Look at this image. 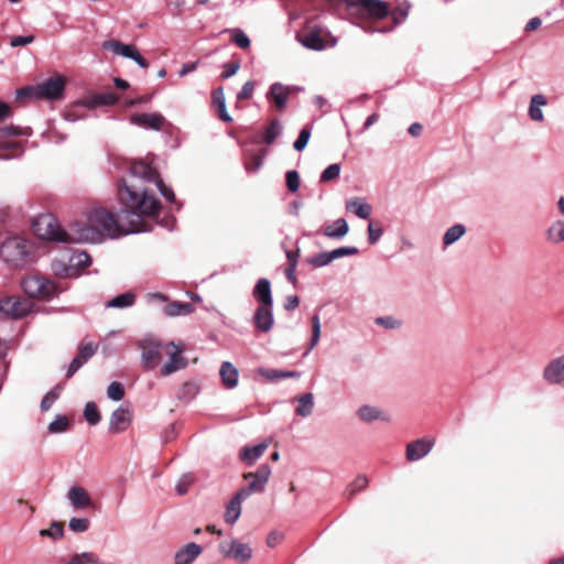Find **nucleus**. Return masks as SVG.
<instances>
[{
  "label": "nucleus",
  "instance_id": "f257e3e1",
  "mask_svg": "<svg viewBox=\"0 0 564 564\" xmlns=\"http://www.w3.org/2000/svg\"><path fill=\"white\" fill-rule=\"evenodd\" d=\"M118 197L122 205L120 217L105 207L93 208L87 215V224L76 223L77 229L72 240L78 243L100 242L105 238H118L138 231L140 217L155 216L161 209V202L133 181L128 183L122 180L119 183Z\"/></svg>",
  "mask_w": 564,
  "mask_h": 564
},
{
  "label": "nucleus",
  "instance_id": "f03ea898",
  "mask_svg": "<svg viewBox=\"0 0 564 564\" xmlns=\"http://www.w3.org/2000/svg\"><path fill=\"white\" fill-rule=\"evenodd\" d=\"M33 231L42 239L53 240L64 243H78L72 240L76 231V223L72 224L68 230L61 227L53 215L46 214L39 216L32 225Z\"/></svg>",
  "mask_w": 564,
  "mask_h": 564
},
{
  "label": "nucleus",
  "instance_id": "7ed1b4c3",
  "mask_svg": "<svg viewBox=\"0 0 564 564\" xmlns=\"http://www.w3.org/2000/svg\"><path fill=\"white\" fill-rule=\"evenodd\" d=\"M65 85V77L62 75H55L35 86H26L18 89L17 98L57 100L63 97Z\"/></svg>",
  "mask_w": 564,
  "mask_h": 564
},
{
  "label": "nucleus",
  "instance_id": "20e7f679",
  "mask_svg": "<svg viewBox=\"0 0 564 564\" xmlns=\"http://www.w3.org/2000/svg\"><path fill=\"white\" fill-rule=\"evenodd\" d=\"M32 246L23 238L11 237L0 246V257L14 267H22L32 261Z\"/></svg>",
  "mask_w": 564,
  "mask_h": 564
},
{
  "label": "nucleus",
  "instance_id": "39448f33",
  "mask_svg": "<svg viewBox=\"0 0 564 564\" xmlns=\"http://www.w3.org/2000/svg\"><path fill=\"white\" fill-rule=\"evenodd\" d=\"M351 15L370 19H383L390 12V6L382 0H345Z\"/></svg>",
  "mask_w": 564,
  "mask_h": 564
},
{
  "label": "nucleus",
  "instance_id": "423d86ee",
  "mask_svg": "<svg viewBox=\"0 0 564 564\" xmlns=\"http://www.w3.org/2000/svg\"><path fill=\"white\" fill-rule=\"evenodd\" d=\"M297 41L306 48L323 51L334 47L337 40L323 26L314 25L296 35Z\"/></svg>",
  "mask_w": 564,
  "mask_h": 564
},
{
  "label": "nucleus",
  "instance_id": "0eeeda50",
  "mask_svg": "<svg viewBox=\"0 0 564 564\" xmlns=\"http://www.w3.org/2000/svg\"><path fill=\"white\" fill-rule=\"evenodd\" d=\"M542 379L552 387L564 386V352L546 362L542 370Z\"/></svg>",
  "mask_w": 564,
  "mask_h": 564
},
{
  "label": "nucleus",
  "instance_id": "6e6552de",
  "mask_svg": "<svg viewBox=\"0 0 564 564\" xmlns=\"http://www.w3.org/2000/svg\"><path fill=\"white\" fill-rule=\"evenodd\" d=\"M183 350V345L173 341L165 344L164 354L169 356V361L161 368L162 376H170L187 366V360L182 356Z\"/></svg>",
  "mask_w": 564,
  "mask_h": 564
},
{
  "label": "nucleus",
  "instance_id": "1a4fd4ad",
  "mask_svg": "<svg viewBox=\"0 0 564 564\" xmlns=\"http://www.w3.org/2000/svg\"><path fill=\"white\" fill-rule=\"evenodd\" d=\"M22 288L26 295L34 299L47 297L54 292L53 282L37 275L25 278Z\"/></svg>",
  "mask_w": 564,
  "mask_h": 564
},
{
  "label": "nucleus",
  "instance_id": "9d476101",
  "mask_svg": "<svg viewBox=\"0 0 564 564\" xmlns=\"http://www.w3.org/2000/svg\"><path fill=\"white\" fill-rule=\"evenodd\" d=\"M166 343L147 340L142 344V361L147 369H154L161 362Z\"/></svg>",
  "mask_w": 564,
  "mask_h": 564
},
{
  "label": "nucleus",
  "instance_id": "9b49d317",
  "mask_svg": "<svg viewBox=\"0 0 564 564\" xmlns=\"http://www.w3.org/2000/svg\"><path fill=\"white\" fill-rule=\"evenodd\" d=\"M29 128H21L18 126L9 124L0 128V151L13 152L20 148V142L11 141L9 138L15 135H29Z\"/></svg>",
  "mask_w": 564,
  "mask_h": 564
},
{
  "label": "nucleus",
  "instance_id": "f8f14e48",
  "mask_svg": "<svg viewBox=\"0 0 564 564\" xmlns=\"http://www.w3.org/2000/svg\"><path fill=\"white\" fill-rule=\"evenodd\" d=\"M29 310V303L19 297L10 296L0 301V313L7 317H23Z\"/></svg>",
  "mask_w": 564,
  "mask_h": 564
},
{
  "label": "nucleus",
  "instance_id": "ddd939ff",
  "mask_svg": "<svg viewBox=\"0 0 564 564\" xmlns=\"http://www.w3.org/2000/svg\"><path fill=\"white\" fill-rule=\"evenodd\" d=\"M271 473L268 464H262L256 470L249 471V495L263 492Z\"/></svg>",
  "mask_w": 564,
  "mask_h": 564
},
{
  "label": "nucleus",
  "instance_id": "4468645a",
  "mask_svg": "<svg viewBox=\"0 0 564 564\" xmlns=\"http://www.w3.org/2000/svg\"><path fill=\"white\" fill-rule=\"evenodd\" d=\"M356 415L359 421L370 424L376 421L381 422H390V415L381 408L371 405V404H362L357 411Z\"/></svg>",
  "mask_w": 564,
  "mask_h": 564
},
{
  "label": "nucleus",
  "instance_id": "2eb2a0df",
  "mask_svg": "<svg viewBox=\"0 0 564 564\" xmlns=\"http://www.w3.org/2000/svg\"><path fill=\"white\" fill-rule=\"evenodd\" d=\"M434 441L429 438H419L406 445L405 457L410 462H416L425 457L433 448Z\"/></svg>",
  "mask_w": 564,
  "mask_h": 564
},
{
  "label": "nucleus",
  "instance_id": "dca6fc26",
  "mask_svg": "<svg viewBox=\"0 0 564 564\" xmlns=\"http://www.w3.org/2000/svg\"><path fill=\"white\" fill-rule=\"evenodd\" d=\"M256 328L261 333H269L274 325L273 306L258 305L253 315Z\"/></svg>",
  "mask_w": 564,
  "mask_h": 564
},
{
  "label": "nucleus",
  "instance_id": "f3484780",
  "mask_svg": "<svg viewBox=\"0 0 564 564\" xmlns=\"http://www.w3.org/2000/svg\"><path fill=\"white\" fill-rule=\"evenodd\" d=\"M97 345H94L91 343L88 344H82L78 348L77 356L72 360L66 377L72 378L78 369L87 362L96 352Z\"/></svg>",
  "mask_w": 564,
  "mask_h": 564
},
{
  "label": "nucleus",
  "instance_id": "a211bd4d",
  "mask_svg": "<svg viewBox=\"0 0 564 564\" xmlns=\"http://www.w3.org/2000/svg\"><path fill=\"white\" fill-rule=\"evenodd\" d=\"M130 174L133 178L147 183H154L160 177L159 172L143 161L133 162L130 166Z\"/></svg>",
  "mask_w": 564,
  "mask_h": 564
},
{
  "label": "nucleus",
  "instance_id": "6ab92c4d",
  "mask_svg": "<svg viewBox=\"0 0 564 564\" xmlns=\"http://www.w3.org/2000/svg\"><path fill=\"white\" fill-rule=\"evenodd\" d=\"M131 419L132 413L129 409L119 408L115 410L110 417L109 431L115 434L126 431L131 423Z\"/></svg>",
  "mask_w": 564,
  "mask_h": 564
},
{
  "label": "nucleus",
  "instance_id": "aec40b11",
  "mask_svg": "<svg viewBox=\"0 0 564 564\" xmlns=\"http://www.w3.org/2000/svg\"><path fill=\"white\" fill-rule=\"evenodd\" d=\"M118 100V96L112 93H102V94H95L91 96H87L78 101L76 106H83L88 109H94L99 106H110L116 104Z\"/></svg>",
  "mask_w": 564,
  "mask_h": 564
},
{
  "label": "nucleus",
  "instance_id": "412c9836",
  "mask_svg": "<svg viewBox=\"0 0 564 564\" xmlns=\"http://www.w3.org/2000/svg\"><path fill=\"white\" fill-rule=\"evenodd\" d=\"M252 295L258 305L273 306L271 282L268 279L261 278L257 281Z\"/></svg>",
  "mask_w": 564,
  "mask_h": 564
},
{
  "label": "nucleus",
  "instance_id": "4be33fe9",
  "mask_svg": "<svg viewBox=\"0 0 564 564\" xmlns=\"http://www.w3.org/2000/svg\"><path fill=\"white\" fill-rule=\"evenodd\" d=\"M164 121V117L160 113H134L131 116L132 123L153 130H160Z\"/></svg>",
  "mask_w": 564,
  "mask_h": 564
},
{
  "label": "nucleus",
  "instance_id": "5701e85b",
  "mask_svg": "<svg viewBox=\"0 0 564 564\" xmlns=\"http://www.w3.org/2000/svg\"><path fill=\"white\" fill-rule=\"evenodd\" d=\"M247 494L246 488H241L229 501V503L226 507L225 511V521L229 524H232L237 521V519L240 517L241 513V503L245 499V496Z\"/></svg>",
  "mask_w": 564,
  "mask_h": 564
},
{
  "label": "nucleus",
  "instance_id": "b1692460",
  "mask_svg": "<svg viewBox=\"0 0 564 564\" xmlns=\"http://www.w3.org/2000/svg\"><path fill=\"white\" fill-rule=\"evenodd\" d=\"M547 105V98L543 94H534L530 98L528 116L533 122H543V108Z\"/></svg>",
  "mask_w": 564,
  "mask_h": 564
},
{
  "label": "nucleus",
  "instance_id": "393cba45",
  "mask_svg": "<svg viewBox=\"0 0 564 564\" xmlns=\"http://www.w3.org/2000/svg\"><path fill=\"white\" fill-rule=\"evenodd\" d=\"M347 212L355 214L361 219H368L372 213V206L359 197H351L345 202Z\"/></svg>",
  "mask_w": 564,
  "mask_h": 564
},
{
  "label": "nucleus",
  "instance_id": "a878e982",
  "mask_svg": "<svg viewBox=\"0 0 564 564\" xmlns=\"http://www.w3.org/2000/svg\"><path fill=\"white\" fill-rule=\"evenodd\" d=\"M68 499L76 509H85L90 507L93 503L88 492L78 486H74L69 489Z\"/></svg>",
  "mask_w": 564,
  "mask_h": 564
},
{
  "label": "nucleus",
  "instance_id": "bb28decb",
  "mask_svg": "<svg viewBox=\"0 0 564 564\" xmlns=\"http://www.w3.org/2000/svg\"><path fill=\"white\" fill-rule=\"evenodd\" d=\"M293 90L292 87L290 86H283L282 84H273L270 88V96L272 98V100L274 101L275 104V107L279 109V110H283L285 105H286V101H288V97L289 95L291 94V91Z\"/></svg>",
  "mask_w": 564,
  "mask_h": 564
},
{
  "label": "nucleus",
  "instance_id": "cd10ccee",
  "mask_svg": "<svg viewBox=\"0 0 564 564\" xmlns=\"http://www.w3.org/2000/svg\"><path fill=\"white\" fill-rule=\"evenodd\" d=\"M202 547L196 543H189L175 554L174 564H191L199 554Z\"/></svg>",
  "mask_w": 564,
  "mask_h": 564
},
{
  "label": "nucleus",
  "instance_id": "c85d7f7f",
  "mask_svg": "<svg viewBox=\"0 0 564 564\" xmlns=\"http://www.w3.org/2000/svg\"><path fill=\"white\" fill-rule=\"evenodd\" d=\"M546 240L552 245L564 242V218L554 220L545 230Z\"/></svg>",
  "mask_w": 564,
  "mask_h": 564
},
{
  "label": "nucleus",
  "instance_id": "c756f323",
  "mask_svg": "<svg viewBox=\"0 0 564 564\" xmlns=\"http://www.w3.org/2000/svg\"><path fill=\"white\" fill-rule=\"evenodd\" d=\"M349 231V226L344 218H338L324 227V235L328 238L340 239Z\"/></svg>",
  "mask_w": 564,
  "mask_h": 564
},
{
  "label": "nucleus",
  "instance_id": "7c9ffc66",
  "mask_svg": "<svg viewBox=\"0 0 564 564\" xmlns=\"http://www.w3.org/2000/svg\"><path fill=\"white\" fill-rule=\"evenodd\" d=\"M104 47L112 51L117 55L133 58L138 48L133 44H124L120 41L110 40L104 43Z\"/></svg>",
  "mask_w": 564,
  "mask_h": 564
},
{
  "label": "nucleus",
  "instance_id": "2f4dec72",
  "mask_svg": "<svg viewBox=\"0 0 564 564\" xmlns=\"http://www.w3.org/2000/svg\"><path fill=\"white\" fill-rule=\"evenodd\" d=\"M212 100L214 107L216 108L218 117L225 122L231 121V118L226 110L225 95L221 87L215 89L212 93Z\"/></svg>",
  "mask_w": 564,
  "mask_h": 564
},
{
  "label": "nucleus",
  "instance_id": "473e14b6",
  "mask_svg": "<svg viewBox=\"0 0 564 564\" xmlns=\"http://www.w3.org/2000/svg\"><path fill=\"white\" fill-rule=\"evenodd\" d=\"M219 375L226 388L231 389L236 387L238 382V371L230 362L226 361L221 365Z\"/></svg>",
  "mask_w": 564,
  "mask_h": 564
},
{
  "label": "nucleus",
  "instance_id": "72a5a7b5",
  "mask_svg": "<svg viewBox=\"0 0 564 564\" xmlns=\"http://www.w3.org/2000/svg\"><path fill=\"white\" fill-rule=\"evenodd\" d=\"M296 400L299 402L295 410L296 414L301 417L310 416L313 413L315 406L313 393H305L299 397Z\"/></svg>",
  "mask_w": 564,
  "mask_h": 564
},
{
  "label": "nucleus",
  "instance_id": "f704fd0d",
  "mask_svg": "<svg viewBox=\"0 0 564 564\" xmlns=\"http://www.w3.org/2000/svg\"><path fill=\"white\" fill-rule=\"evenodd\" d=\"M466 234V227L462 224H456L449 227L443 236V245L445 248L457 242Z\"/></svg>",
  "mask_w": 564,
  "mask_h": 564
},
{
  "label": "nucleus",
  "instance_id": "c9c22d12",
  "mask_svg": "<svg viewBox=\"0 0 564 564\" xmlns=\"http://www.w3.org/2000/svg\"><path fill=\"white\" fill-rule=\"evenodd\" d=\"M194 311L192 303H180V302H171L164 307V313L167 316L174 317L178 315H187Z\"/></svg>",
  "mask_w": 564,
  "mask_h": 564
},
{
  "label": "nucleus",
  "instance_id": "e433bc0d",
  "mask_svg": "<svg viewBox=\"0 0 564 564\" xmlns=\"http://www.w3.org/2000/svg\"><path fill=\"white\" fill-rule=\"evenodd\" d=\"M258 373L271 381L276 379L300 378V372L276 369L260 368L258 369Z\"/></svg>",
  "mask_w": 564,
  "mask_h": 564
},
{
  "label": "nucleus",
  "instance_id": "4c0bfd02",
  "mask_svg": "<svg viewBox=\"0 0 564 564\" xmlns=\"http://www.w3.org/2000/svg\"><path fill=\"white\" fill-rule=\"evenodd\" d=\"M39 533L42 538L59 540L64 536V523L54 521L48 529H42Z\"/></svg>",
  "mask_w": 564,
  "mask_h": 564
},
{
  "label": "nucleus",
  "instance_id": "58836bf2",
  "mask_svg": "<svg viewBox=\"0 0 564 564\" xmlns=\"http://www.w3.org/2000/svg\"><path fill=\"white\" fill-rule=\"evenodd\" d=\"M134 301H135V295L133 293H123V294H120V295L113 297L112 300H110L107 303V306L123 308V307H129V306L133 305Z\"/></svg>",
  "mask_w": 564,
  "mask_h": 564
},
{
  "label": "nucleus",
  "instance_id": "ea45409f",
  "mask_svg": "<svg viewBox=\"0 0 564 564\" xmlns=\"http://www.w3.org/2000/svg\"><path fill=\"white\" fill-rule=\"evenodd\" d=\"M68 564H101L100 558L93 552L74 554Z\"/></svg>",
  "mask_w": 564,
  "mask_h": 564
},
{
  "label": "nucleus",
  "instance_id": "a19ab883",
  "mask_svg": "<svg viewBox=\"0 0 564 564\" xmlns=\"http://www.w3.org/2000/svg\"><path fill=\"white\" fill-rule=\"evenodd\" d=\"M84 417L91 425H96L100 422L101 415L95 402L86 403L84 409Z\"/></svg>",
  "mask_w": 564,
  "mask_h": 564
},
{
  "label": "nucleus",
  "instance_id": "79ce46f5",
  "mask_svg": "<svg viewBox=\"0 0 564 564\" xmlns=\"http://www.w3.org/2000/svg\"><path fill=\"white\" fill-rule=\"evenodd\" d=\"M281 133V124L279 120H273L265 129L262 134V140L267 144L272 143L278 135Z\"/></svg>",
  "mask_w": 564,
  "mask_h": 564
},
{
  "label": "nucleus",
  "instance_id": "37998d69",
  "mask_svg": "<svg viewBox=\"0 0 564 564\" xmlns=\"http://www.w3.org/2000/svg\"><path fill=\"white\" fill-rule=\"evenodd\" d=\"M321 319L318 315H314L312 317V337L310 341V347L306 351L308 354L319 341L321 339Z\"/></svg>",
  "mask_w": 564,
  "mask_h": 564
},
{
  "label": "nucleus",
  "instance_id": "c03bdc74",
  "mask_svg": "<svg viewBox=\"0 0 564 564\" xmlns=\"http://www.w3.org/2000/svg\"><path fill=\"white\" fill-rule=\"evenodd\" d=\"M330 262H333V260H332V256H330L329 251H324V252L317 253L307 259V263L314 268L326 267Z\"/></svg>",
  "mask_w": 564,
  "mask_h": 564
},
{
  "label": "nucleus",
  "instance_id": "a18cd8bd",
  "mask_svg": "<svg viewBox=\"0 0 564 564\" xmlns=\"http://www.w3.org/2000/svg\"><path fill=\"white\" fill-rule=\"evenodd\" d=\"M59 397V391H58V387L52 389L51 391H48L42 399L41 401V410L43 412H46L51 409V406L53 405V403L58 399Z\"/></svg>",
  "mask_w": 564,
  "mask_h": 564
},
{
  "label": "nucleus",
  "instance_id": "49530a36",
  "mask_svg": "<svg viewBox=\"0 0 564 564\" xmlns=\"http://www.w3.org/2000/svg\"><path fill=\"white\" fill-rule=\"evenodd\" d=\"M69 422L66 416L58 415L53 422L48 425V431L51 433H62L68 429Z\"/></svg>",
  "mask_w": 564,
  "mask_h": 564
},
{
  "label": "nucleus",
  "instance_id": "de8ad7c7",
  "mask_svg": "<svg viewBox=\"0 0 564 564\" xmlns=\"http://www.w3.org/2000/svg\"><path fill=\"white\" fill-rule=\"evenodd\" d=\"M108 398L119 401L124 397V388L120 382H111L107 389Z\"/></svg>",
  "mask_w": 564,
  "mask_h": 564
},
{
  "label": "nucleus",
  "instance_id": "09e8293b",
  "mask_svg": "<svg viewBox=\"0 0 564 564\" xmlns=\"http://www.w3.org/2000/svg\"><path fill=\"white\" fill-rule=\"evenodd\" d=\"M340 174V165L338 163L330 164L321 174L322 182H329L337 178Z\"/></svg>",
  "mask_w": 564,
  "mask_h": 564
},
{
  "label": "nucleus",
  "instance_id": "8fccbe9b",
  "mask_svg": "<svg viewBox=\"0 0 564 564\" xmlns=\"http://www.w3.org/2000/svg\"><path fill=\"white\" fill-rule=\"evenodd\" d=\"M269 443H270V440H265L263 441L262 443L253 446V447H249V465L257 460L258 458L261 457V455L267 451V448L269 447Z\"/></svg>",
  "mask_w": 564,
  "mask_h": 564
},
{
  "label": "nucleus",
  "instance_id": "3c124183",
  "mask_svg": "<svg viewBox=\"0 0 564 564\" xmlns=\"http://www.w3.org/2000/svg\"><path fill=\"white\" fill-rule=\"evenodd\" d=\"M285 178H286V186H288L289 191L292 193L297 192L300 188V184H301L299 173L294 170L288 171Z\"/></svg>",
  "mask_w": 564,
  "mask_h": 564
},
{
  "label": "nucleus",
  "instance_id": "603ef678",
  "mask_svg": "<svg viewBox=\"0 0 564 564\" xmlns=\"http://www.w3.org/2000/svg\"><path fill=\"white\" fill-rule=\"evenodd\" d=\"M89 528V520L86 518H72L69 521V529L73 532L80 533L87 531Z\"/></svg>",
  "mask_w": 564,
  "mask_h": 564
},
{
  "label": "nucleus",
  "instance_id": "864d4df0",
  "mask_svg": "<svg viewBox=\"0 0 564 564\" xmlns=\"http://www.w3.org/2000/svg\"><path fill=\"white\" fill-rule=\"evenodd\" d=\"M368 241L370 245L377 243L382 237L383 229L380 226H376L372 221L368 225Z\"/></svg>",
  "mask_w": 564,
  "mask_h": 564
},
{
  "label": "nucleus",
  "instance_id": "5fc2aeb1",
  "mask_svg": "<svg viewBox=\"0 0 564 564\" xmlns=\"http://www.w3.org/2000/svg\"><path fill=\"white\" fill-rule=\"evenodd\" d=\"M330 252L332 260H336L343 257H349L358 253V249L356 247H340L337 249H334Z\"/></svg>",
  "mask_w": 564,
  "mask_h": 564
},
{
  "label": "nucleus",
  "instance_id": "6e6d98bb",
  "mask_svg": "<svg viewBox=\"0 0 564 564\" xmlns=\"http://www.w3.org/2000/svg\"><path fill=\"white\" fill-rule=\"evenodd\" d=\"M310 137H311V131L310 129L307 128H304L301 130L297 139L295 140L293 147L296 151H302L305 149V147L307 145L308 143V140H310Z\"/></svg>",
  "mask_w": 564,
  "mask_h": 564
},
{
  "label": "nucleus",
  "instance_id": "4d7b16f0",
  "mask_svg": "<svg viewBox=\"0 0 564 564\" xmlns=\"http://www.w3.org/2000/svg\"><path fill=\"white\" fill-rule=\"evenodd\" d=\"M409 9L410 4L403 2L393 10L392 17L395 24L402 22L408 17Z\"/></svg>",
  "mask_w": 564,
  "mask_h": 564
},
{
  "label": "nucleus",
  "instance_id": "13d9d810",
  "mask_svg": "<svg viewBox=\"0 0 564 564\" xmlns=\"http://www.w3.org/2000/svg\"><path fill=\"white\" fill-rule=\"evenodd\" d=\"M240 68V61L232 59L224 65V70L221 73V78H229L235 75Z\"/></svg>",
  "mask_w": 564,
  "mask_h": 564
},
{
  "label": "nucleus",
  "instance_id": "bf43d9fd",
  "mask_svg": "<svg viewBox=\"0 0 564 564\" xmlns=\"http://www.w3.org/2000/svg\"><path fill=\"white\" fill-rule=\"evenodd\" d=\"M154 184L158 186L159 191L161 192V194L164 196V198L169 202H174L175 199V195L173 193V191L171 188H169L164 182L162 181L161 177H159Z\"/></svg>",
  "mask_w": 564,
  "mask_h": 564
},
{
  "label": "nucleus",
  "instance_id": "052dcab7",
  "mask_svg": "<svg viewBox=\"0 0 564 564\" xmlns=\"http://www.w3.org/2000/svg\"><path fill=\"white\" fill-rule=\"evenodd\" d=\"M368 486V478L364 475H359L350 485L351 494L364 490Z\"/></svg>",
  "mask_w": 564,
  "mask_h": 564
},
{
  "label": "nucleus",
  "instance_id": "680f3d73",
  "mask_svg": "<svg viewBox=\"0 0 564 564\" xmlns=\"http://www.w3.org/2000/svg\"><path fill=\"white\" fill-rule=\"evenodd\" d=\"M232 42L236 43L241 48H247V35L242 30H234L232 32Z\"/></svg>",
  "mask_w": 564,
  "mask_h": 564
},
{
  "label": "nucleus",
  "instance_id": "e2e57ef3",
  "mask_svg": "<svg viewBox=\"0 0 564 564\" xmlns=\"http://www.w3.org/2000/svg\"><path fill=\"white\" fill-rule=\"evenodd\" d=\"M34 41L33 35L28 36H13L11 37L10 45L12 47L23 46L32 43Z\"/></svg>",
  "mask_w": 564,
  "mask_h": 564
},
{
  "label": "nucleus",
  "instance_id": "0e129e2a",
  "mask_svg": "<svg viewBox=\"0 0 564 564\" xmlns=\"http://www.w3.org/2000/svg\"><path fill=\"white\" fill-rule=\"evenodd\" d=\"M375 323L386 328H395L399 326V322L393 317H377Z\"/></svg>",
  "mask_w": 564,
  "mask_h": 564
},
{
  "label": "nucleus",
  "instance_id": "69168bd1",
  "mask_svg": "<svg viewBox=\"0 0 564 564\" xmlns=\"http://www.w3.org/2000/svg\"><path fill=\"white\" fill-rule=\"evenodd\" d=\"M243 550H245V546L242 544L234 542L231 544V549L228 551V555L232 556L235 558H241L243 561L245 560Z\"/></svg>",
  "mask_w": 564,
  "mask_h": 564
},
{
  "label": "nucleus",
  "instance_id": "338daca9",
  "mask_svg": "<svg viewBox=\"0 0 564 564\" xmlns=\"http://www.w3.org/2000/svg\"><path fill=\"white\" fill-rule=\"evenodd\" d=\"M285 256L289 262V265L296 267L297 265V259L300 257V249L296 250H286Z\"/></svg>",
  "mask_w": 564,
  "mask_h": 564
},
{
  "label": "nucleus",
  "instance_id": "774afa93",
  "mask_svg": "<svg viewBox=\"0 0 564 564\" xmlns=\"http://www.w3.org/2000/svg\"><path fill=\"white\" fill-rule=\"evenodd\" d=\"M283 539V534L279 532H271L268 535L267 543L270 547L276 546L281 540Z\"/></svg>",
  "mask_w": 564,
  "mask_h": 564
}]
</instances>
